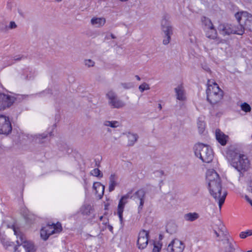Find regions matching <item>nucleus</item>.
Listing matches in <instances>:
<instances>
[{"label":"nucleus","mask_w":252,"mask_h":252,"mask_svg":"<svg viewBox=\"0 0 252 252\" xmlns=\"http://www.w3.org/2000/svg\"><path fill=\"white\" fill-rule=\"evenodd\" d=\"M109 229H110V230H112V226H110Z\"/></svg>","instance_id":"nucleus-58"},{"label":"nucleus","mask_w":252,"mask_h":252,"mask_svg":"<svg viewBox=\"0 0 252 252\" xmlns=\"http://www.w3.org/2000/svg\"><path fill=\"white\" fill-rule=\"evenodd\" d=\"M215 40L214 41V42L216 44H219L220 43H223L224 41L223 40L217 38H215Z\"/></svg>","instance_id":"nucleus-45"},{"label":"nucleus","mask_w":252,"mask_h":252,"mask_svg":"<svg viewBox=\"0 0 252 252\" xmlns=\"http://www.w3.org/2000/svg\"><path fill=\"white\" fill-rule=\"evenodd\" d=\"M129 193H127L126 194L123 196L119 201L118 206L117 214L121 222L123 221V213L124 211L125 205L127 202V199L129 198Z\"/></svg>","instance_id":"nucleus-15"},{"label":"nucleus","mask_w":252,"mask_h":252,"mask_svg":"<svg viewBox=\"0 0 252 252\" xmlns=\"http://www.w3.org/2000/svg\"><path fill=\"white\" fill-rule=\"evenodd\" d=\"M21 98H24L23 95H17V97H15L10 95L0 94V111L10 107L16 100Z\"/></svg>","instance_id":"nucleus-7"},{"label":"nucleus","mask_w":252,"mask_h":252,"mask_svg":"<svg viewBox=\"0 0 252 252\" xmlns=\"http://www.w3.org/2000/svg\"><path fill=\"white\" fill-rule=\"evenodd\" d=\"M241 110L246 113L250 112L251 111V106L247 103L244 102L241 104Z\"/></svg>","instance_id":"nucleus-31"},{"label":"nucleus","mask_w":252,"mask_h":252,"mask_svg":"<svg viewBox=\"0 0 252 252\" xmlns=\"http://www.w3.org/2000/svg\"><path fill=\"white\" fill-rule=\"evenodd\" d=\"M218 29L220 33L223 36L230 34H237L242 35L243 29H237L234 26L228 24H220L219 25Z\"/></svg>","instance_id":"nucleus-10"},{"label":"nucleus","mask_w":252,"mask_h":252,"mask_svg":"<svg viewBox=\"0 0 252 252\" xmlns=\"http://www.w3.org/2000/svg\"><path fill=\"white\" fill-rule=\"evenodd\" d=\"M55 1H57V2H60L62 1V0H55Z\"/></svg>","instance_id":"nucleus-57"},{"label":"nucleus","mask_w":252,"mask_h":252,"mask_svg":"<svg viewBox=\"0 0 252 252\" xmlns=\"http://www.w3.org/2000/svg\"><path fill=\"white\" fill-rule=\"evenodd\" d=\"M199 218V215L196 212L188 213L184 215V219L187 221L192 222Z\"/></svg>","instance_id":"nucleus-25"},{"label":"nucleus","mask_w":252,"mask_h":252,"mask_svg":"<svg viewBox=\"0 0 252 252\" xmlns=\"http://www.w3.org/2000/svg\"><path fill=\"white\" fill-rule=\"evenodd\" d=\"M14 1L13 0H9L7 3V8L11 10L14 5Z\"/></svg>","instance_id":"nucleus-41"},{"label":"nucleus","mask_w":252,"mask_h":252,"mask_svg":"<svg viewBox=\"0 0 252 252\" xmlns=\"http://www.w3.org/2000/svg\"><path fill=\"white\" fill-rule=\"evenodd\" d=\"M139 91L142 93L145 90H148L150 89L149 85L146 83H143L139 86Z\"/></svg>","instance_id":"nucleus-36"},{"label":"nucleus","mask_w":252,"mask_h":252,"mask_svg":"<svg viewBox=\"0 0 252 252\" xmlns=\"http://www.w3.org/2000/svg\"><path fill=\"white\" fill-rule=\"evenodd\" d=\"M168 230V226L167 227V231Z\"/></svg>","instance_id":"nucleus-64"},{"label":"nucleus","mask_w":252,"mask_h":252,"mask_svg":"<svg viewBox=\"0 0 252 252\" xmlns=\"http://www.w3.org/2000/svg\"><path fill=\"white\" fill-rule=\"evenodd\" d=\"M47 134L43 133L42 134H34V135H28V137L32 140H35L37 142L43 143L44 139L47 137Z\"/></svg>","instance_id":"nucleus-22"},{"label":"nucleus","mask_w":252,"mask_h":252,"mask_svg":"<svg viewBox=\"0 0 252 252\" xmlns=\"http://www.w3.org/2000/svg\"><path fill=\"white\" fill-rule=\"evenodd\" d=\"M170 16L167 14H164L161 21V27L164 35H172L173 34V28L171 25Z\"/></svg>","instance_id":"nucleus-12"},{"label":"nucleus","mask_w":252,"mask_h":252,"mask_svg":"<svg viewBox=\"0 0 252 252\" xmlns=\"http://www.w3.org/2000/svg\"><path fill=\"white\" fill-rule=\"evenodd\" d=\"M102 218H103V217H102V216H101V217H100V220H101L102 219Z\"/></svg>","instance_id":"nucleus-59"},{"label":"nucleus","mask_w":252,"mask_h":252,"mask_svg":"<svg viewBox=\"0 0 252 252\" xmlns=\"http://www.w3.org/2000/svg\"><path fill=\"white\" fill-rule=\"evenodd\" d=\"M197 126L199 130V131L200 133H202L205 127V123L203 121H201L200 120H198L197 122Z\"/></svg>","instance_id":"nucleus-35"},{"label":"nucleus","mask_w":252,"mask_h":252,"mask_svg":"<svg viewBox=\"0 0 252 252\" xmlns=\"http://www.w3.org/2000/svg\"><path fill=\"white\" fill-rule=\"evenodd\" d=\"M18 13L21 15V16H23V13H22V12L21 11V10L20 9H18Z\"/></svg>","instance_id":"nucleus-50"},{"label":"nucleus","mask_w":252,"mask_h":252,"mask_svg":"<svg viewBox=\"0 0 252 252\" xmlns=\"http://www.w3.org/2000/svg\"><path fill=\"white\" fill-rule=\"evenodd\" d=\"M208 31L206 32V35L208 38L215 39L217 38V32L215 29V28H213L212 29H208Z\"/></svg>","instance_id":"nucleus-28"},{"label":"nucleus","mask_w":252,"mask_h":252,"mask_svg":"<svg viewBox=\"0 0 252 252\" xmlns=\"http://www.w3.org/2000/svg\"><path fill=\"white\" fill-rule=\"evenodd\" d=\"M252 185H251L249 188H248V190L249 191L251 192L252 193V183H251Z\"/></svg>","instance_id":"nucleus-48"},{"label":"nucleus","mask_w":252,"mask_h":252,"mask_svg":"<svg viewBox=\"0 0 252 252\" xmlns=\"http://www.w3.org/2000/svg\"><path fill=\"white\" fill-rule=\"evenodd\" d=\"M247 252H252V250L248 251Z\"/></svg>","instance_id":"nucleus-60"},{"label":"nucleus","mask_w":252,"mask_h":252,"mask_svg":"<svg viewBox=\"0 0 252 252\" xmlns=\"http://www.w3.org/2000/svg\"><path fill=\"white\" fill-rule=\"evenodd\" d=\"M161 246L159 245L154 244L152 252H160Z\"/></svg>","instance_id":"nucleus-40"},{"label":"nucleus","mask_w":252,"mask_h":252,"mask_svg":"<svg viewBox=\"0 0 252 252\" xmlns=\"http://www.w3.org/2000/svg\"><path fill=\"white\" fill-rule=\"evenodd\" d=\"M55 127H56V125H54L53 126H52L53 129L55 128Z\"/></svg>","instance_id":"nucleus-55"},{"label":"nucleus","mask_w":252,"mask_h":252,"mask_svg":"<svg viewBox=\"0 0 252 252\" xmlns=\"http://www.w3.org/2000/svg\"><path fill=\"white\" fill-rule=\"evenodd\" d=\"M45 228L49 236L53 234L60 232L62 230V226L60 223H57V224L54 223L47 224L45 226Z\"/></svg>","instance_id":"nucleus-19"},{"label":"nucleus","mask_w":252,"mask_h":252,"mask_svg":"<svg viewBox=\"0 0 252 252\" xmlns=\"http://www.w3.org/2000/svg\"><path fill=\"white\" fill-rule=\"evenodd\" d=\"M174 91L177 99L181 101H185L187 100L186 93L182 84L178 85L175 88Z\"/></svg>","instance_id":"nucleus-16"},{"label":"nucleus","mask_w":252,"mask_h":252,"mask_svg":"<svg viewBox=\"0 0 252 252\" xmlns=\"http://www.w3.org/2000/svg\"><path fill=\"white\" fill-rule=\"evenodd\" d=\"M107 131H110V130L109 129H108Z\"/></svg>","instance_id":"nucleus-61"},{"label":"nucleus","mask_w":252,"mask_h":252,"mask_svg":"<svg viewBox=\"0 0 252 252\" xmlns=\"http://www.w3.org/2000/svg\"><path fill=\"white\" fill-rule=\"evenodd\" d=\"M21 57H19V58H17L16 57H14V58L13 59L10 60V63L8 64V65H10L13 64L14 63V61H19L21 60Z\"/></svg>","instance_id":"nucleus-44"},{"label":"nucleus","mask_w":252,"mask_h":252,"mask_svg":"<svg viewBox=\"0 0 252 252\" xmlns=\"http://www.w3.org/2000/svg\"><path fill=\"white\" fill-rule=\"evenodd\" d=\"M223 243L227 245L225 247L224 252H235V248L234 244L230 242L229 239H226V240L224 241Z\"/></svg>","instance_id":"nucleus-27"},{"label":"nucleus","mask_w":252,"mask_h":252,"mask_svg":"<svg viewBox=\"0 0 252 252\" xmlns=\"http://www.w3.org/2000/svg\"><path fill=\"white\" fill-rule=\"evenodd\" d=\"M93 189L99 198H101L104 193L105 187L99 182H95L93 185Z\"/></svg>","instance_id":"nucleus-21"},{"label":"nucleus","mask_w":252,"mask_h":252,"mask_svg":"<svg viewBox=\"0 0 252 252\" xmlns=\"http://www.w3.org/2000/svg\"><path fill=\"white\" fill-rule=\"evenodd\" d=\"M135 78H136V79H137V80H138V81H140V79H140V77L139 76H138V75H136V76H135Z\"/></svg>","instance_id":"nucleus-49"},{"label":"nucleus","mask_w":252,"mask_h":252,"mask_svg":"<svg viewBox=\"0 0 252 252\" xmlns=\"http://www.w3.org/2000/svg\"><path fill=\"white\" fill-rule=\"evenodd\" d=\"M118 176L115 174H112L109 177V192H111L115 189V187L118 185L117 180Z\"/></svg>","instance_id":"nucleus-20"},{"label":"nucleus","mask_w":252,"mask_h":252,"mask_svg":"<svg viewBox=\"0 0 252 252\" xmlns=\"http://www.w3.org/2000/svg\"><path fill=\"white\" fill-rule=\"evenodd\" d=\"M201 21L202 24L205 26L206 29H212L214 27L211 20L209 19V18L206 17H203L202 18Z\"/></svg>","instance_id":"nucleus-30"},{"label":"nucleus","mask_w":252,"mask_h":252,"mask_svg":"<svg viewBox=\"0 0 252 252\" xmlns=\"http://www.w3.org/2000/svg\"><path fill=\"white\" fill-rule=\"evenodd\" d=\"M40 236L41 238L45 241L47 240L49 237L47 230H46L45 226L43 227L40 230Z\"/></svg>","instance_id":"nucleus-32"},{"label":"nucleus","mask_w":252,"mask_h":252,"mask_svg":"<svg viewBox=\"0 0 252 252\" xmlns=\"http://www.w3.org/2000/svg\"><path fill=\"white\" fill-rule=\"evenodd\" d=\"M228 159L231 165L239 172H245L249 168V161L245 155L233 152Z\"/></svg>","instance_id":"nucleus-3"},{"label":"nucleus","mask_w":252,"mask_h":252,"mask_svg":"<svg viewBox=\"0 0 252 252\" xmlns=\"http://www.w3.org/2000/svg\"><path fill=\"white\" fill-rule=\"evenodd\" d=\"M84 64L88 67H93L94 66L95 62L91 59H86L84 61Z\"/></svg>","instance_id":"nucleus-37"},{"label":"nucleus","mask_w":252,"mask_h":252,"mask_svg":"<svg viewBox=\"0 0 252 252\" xmlns=\"http://www.w3.org/2000/svg\"><path fill=\"white\" fill-rule=\"evenodd\" d=\"M145 196V191L142 189L137 190L133 195L134 199H137L139 200V205L138 208V211H141L143 208L144 203Z\"/></svg>","instance_id":"nucleus-17"},{"label":"nucleus","mask_w":252,"mask_h":252,"mask_svg":"<svg viewBox=\"0 0 252 252\" xmlns=\"http://www.w3.org/2000/svg\"><path fill=\"white\" fill-rule=\"evenodd\" d=\"M103 125L106 126H109L112 128H116L120 126L119 122L117 121H105L103 123Z\"/></svg>","instance_id":"nucleus-29"},{"label":"nucleus","mask_w":252,"mask_h":252,"mask_svg":"<svg viewBox=\"0 0 252 252\" xmlns=\"http://www.w3.org/2000/svg\"><path fill=\"white\" fill-rule=\"evenodd\" d=\"M52 131H50V132H49V135H50V136H52Z\"/></svg>","instance_id":"nucleus-56"},{"label":"nucleus","mask_w":252,"mask_h":252,"mask_svg":"<svg viewBox=\"0 0 252 252\" xmlns=\"http://www.w3.org/2000/svg\"><path fill=\"white\" fill-rule=\"evenodd\" d=\"M245 198L246 199V200L249 202L250 203V204L251 205V206H252V200L251 199L249 196L247 195H245Z\"/></svg>","instance_id":"nucleus-47"},{"label":"nucleus","mask_w":252,"mask_h":252,"mask_svg":"<svg viewBox=\"0 0 252 252\" xmlns=\"http://www.w3.org/2000/svg\"><path fill=\"white\" fill-rule=\"evenodd\" d=\"M129 193V194L130 195V193ZM132 196H130V197H129V198H130V197H132Z\"/></svg>","instance_id":"nucleus-62"},{"label":"nucleus","mask_w":252,"mask_h":252,"mask_svg":"<svg viewBox=\"0 0 252 252\" xmlns=\"http://www.w3.org/2000/svg\"><path fill=\"white\" fill-rule=\"evenodd\" d=\"M91 174L94 176L102 178L103 174L98 168H95L92 170L91 172Z\"/></svg>","instance_id":"nucleus-33"},{"label":"nucleus","mask_w":252,"mask_h":252,"mask_svg":"<svg viewBox=\"0 0 252 252\" xmlns=\"http://www.w3.org/2000/svg\"><path fill=\"white\" fill-rule=\"evenodd\" d=\"M17 26L16 24L14 21H11L9 23L8 29H14L17 28Z\"/></svg>","instance_id":"nucleus-42"},{"label":"nucleus","mask_w":252,"mask_h":252,"mask_svg":"<svg viewBox=\"0 0 252 252\" xmlns=\"http://www.w3.org/2000/svg\"><path fill=\"white\" fill-rule=\"evenodd\" d=\"M12 129L9 117L4 115H0V134L7 135L11 132Z\"/></svg>","instance_id":"nucleus-11"},{"label":"nucleus","mask_w":252,"mask_h":252,"mask_svg":"<svg viewBox=\"0 0 252 252\" xmlns=\"http://www.w3.org/2000/svg\"><path fill=\"white\" fill-rule=\"evenodd\" d=\"M80 212L83 215L89 216L94 211L93 206L90 204H85L80 209Z\"/></svg>","instance_id":"nucleus-23"},{"label":"nucleus","mask_w":252,"mask_h":252,"mask_svg":"<svg viewBox=\"0 0 252 252\" xmlns=\"http://www.w3.org/2000/svg\"><path fill=\"white\" fill-rule=\"evenodd\" d=\"M18 250V247L17 246H16L15 247H14V252H16Z\"/></svg>","instance_id":"nucleus-51"},{"label":"nucleus","mask_w":252,"mask_h":252,"mask_svg":"<svg viewBox=\"0 0 252 252\" xmlns=\"http://www.w3.org/2000/svg\"><path fill=\"white\" fill-rule=\"evenodd\" d=\"M121 1H122V2H125V1H128V0H120Z\"/></svg>","instance_id":"nucleus-53"},{"label":"nucleus","mask_w":252,"mask_h":252,"mask_svg":"<svg viewBox=\"0 0 252 252\" xmlns=\"http://www.w3.org/2000/svg\"><path fill=\"white\" fill-rule=\"evenodd\" d=\"M193 149L195 156L203 162L209 163L212 160L214 157L213 151L208 145L198 143L194 145Z\"/></svg>","instance_id":"nucleus-4"},{"label":"nucleus","mask_w":252,"mask_h":252,"mask_svg":"<svg viewBox=\"0 0 252 252\" xmlns=\"http://www.w3.org/2000/svg\"><path fill=\"white\" fill-rule=\"evenodd\" d=\"M235 17L240 24V29L252 31V15L246 11L238 12Z\"/></svg>","instance_id":"nucleus-5"},{"label":"nucleus","mask_w":252,"mask_h":252,"mask_svg":"<svg viewBox=\"0 0 252 252\" xmlns=\"http://www.w3.org/2000/svg\"><path fill=\"white\" fill-rule=\"evenodd\" d=\"M22 72H23V74H21V75L20 76V78L22 79H29L32 77V76L28 74V72H30L29 68H27L26 69H24L23 70Z\"/></svg>","instance_id":"nucleus-34"},{"label":"nucleus","mask_w":252,"mask_h":252,"mask_svg":"<svg viewBox=\"0 0 252 252\" xmlns=\"http://www.w3.org/2000/svg\"><path fill=\"white\" fill-rule=\"evenodd\" d=\"M106 97L108 99V104L113 108L120 109L126 105V103L120 99L116 93L110 90L106 94Z\"/></svg>","instance_id":"nucleus-8"},{"label":"nucleus","mask_w":252,"mask_h":252,"mask_svg":"<svg viewBox=\"0 0 252 252\" xmlns=\"http://www.w3.org/2000/svg\"><path fill=\"white\" fill-rule=\"evenodd\" d=\"M126 136L128 139V145L129 146H133L138 138V136L137 134L131 132H128L126 134Z\"/></svg>","instance_id":"nucleus-26"},{"label":"nucleus","mask_w":252,"mask_h":252,"mask_svg":"<svg viewBox=\"0 0 252 252\" xmlns=\"http://www.w3.org/2000/svg\"><path fill=\"white\" fill-rule=\"evenodd\" d=\"M122 86L124 88V89H130L131 88L132 86V85L130 84V83H122Z\"/></svg>","instance_id":"nucleus-43"},{"label":"nucleus","mask_w":252,"mask_h":252,"mask_svg":"<svg viewBox=\"0 0 252 252\" xmlns=\"http://www.w3.org/2000/svg\"><path fill=\"white\" fill-rule=\"evenodd\" d=\"M110 37L111 38H113V39L116 38V36L113 34H112V33H111L109 35H107L106 36V38L107 39H110Z\"/></svg>","instance_id":"nucleus-46"},{"label":"nucleus","mask_w":252,"mask_h":252,"mask_svg":"<svg viewBox=\"0 0 252 252\" xmlns=\"http://www.w3.org/2000/svg\"><path fill=\"white\" fill-rule=\"evenodd\" d=\"M171 35H164L162 42L164 45H167L169 44L171 40Z\"/></svg>","instance_id":"nucleus-39"},{"label":"nucleus","mask_w":252,"mask_h":252,"mask_svg":"<svg viewBox=\"0 0 252 252\" xmlns=\"http://www.w3.org/2000/svg\"><path fill=\"white\" fill-rule=\"evenodd\" d=\"M185 246L180 240L175 239L168 246V250L170 252H183Z\"/></svg>","instance_id":"nucleus-14"},{"label":"nucleus","mask_w":252,"mask_h":252,"mask_svg":"<svg viewBox=\"0 0 252 252\" xmlns=\"http://www.w3.org/2000/svg\"><path fill=\"white\" fill-rule=\"evenodd\" d=\"M149 232L145 230L140 231L137 241V245L139 249L143 250L146 248L148 244Z\"/></svg>","instance_id":"nucleus-13"},{"label":"nucleus","mask_w":252,"mask_h":252,"mask_svg":"<svg viewBox=\"0 0 252 252\" xmlns=\"http://www.w3.org/2000/svg\"><path fill=\"white\" fill-rule=\"evenodd\" d=\"M113 139L115 140H118V138L116 137H113Z\"/></svg>","instance_id":"nucleus-54"},{"label":"nucleus","mask_w":252,"mask_h":252,"mask_svg":"<svg viewBox=\"0 0 252 252\" xmlns=\"http://www.w3.org/2000/svg\"><path fill=\"white\" fill-rule=\"evenodd\" d=\"M208 188L211 196L218 202L220 209L224 202L227 192L222 188L221 180L219 174L213 169H208L206 172Z\"/></svg>","instance_id":"nucleus-1"},{"label":"nucleus","mask_w":252,"mask_h":252,"mask_svg":"<svg viewBox=\"0 0 252 252\" xmlns=\"http://www.w3.org/2000/svg\"><path fill=\"white\" fill-rule=\"evenodd\" d=\"M206 94L207 99L212 105L219 104L223 96V91L212 80L208 81Z\"/></svg>","instance_id":"nucleus-2"},{"label":"nucleus","mask_w":252,"mask_h":252,"mask_svg":"<svg viewBox=\"0 0 252 252\" xmlns=\"http://www.w3.org/2000/svg\"><path fill=\"white\" fill-rule=\"evenodd\" d=\"M158 108L159 109H161L162 107H161V105L160 104H158Z\"/></svg>","instance_id":"nucleus-52"},{"label":"nucleus","mask_w":252,"mask_h":252,"mask_svg":"<svg viewBox=\"0 0 252 252\" xmlns=\"http://www.w3.org/2000/svg\"><path fill=\"white\" fill-rule=\"evenodd\" d=\"M216 138L218 142L222 146L226 145L228 140V136L224 134L220 129H217L215 132Z\"/></svg>","instance_id":"nucleus-18"},{"label":"nucleus","mask_w":252,"mask_h":252,"mask_svg":"<svg viewBox=\"0 0 252 252\" xmlns=\"http://www.w3.org/2000/svg\"><path fill=\"white\" fill-rule=\"evenodd\" d=\"M11 228L14 232V234L17 236V238H19V240L16 241L18 245H22L26 252H35L36 249L33 243L31 241H25L24 235L18 231L14 225H12Z\"/></svg>","instance_id":"nucleus-6"},{"label":"nucleus","mask_w":252,"mask_h":252,"mask_svg":"<svg viewBox=\"0 0 252 252\" xmlns=\"http://www.w3.org/2000/svg\"><path fill=\"white\" fill-rule=\"evenodd\" d=\"M252 235V230H249L247 231L242 232L240 234V237L242 239L246 238L247 237Z\"/></svg>","instance_id":"nucleus-38"},{"label":"nucleus","mask_w":252,"mask_h":252,"mask_svg":"<svg viewBox=\"0 0 252 252\" xmlns=\"http://www.w3.org/2000/svg\"><path fill=\"white\" fill-rule=\"evenodd\" d=\"M212 229L218 238V241H225L226 239H228L226 228L221 221L219 220L216 221L212 226Z\"/></svg>","instance_id":"nucleus-9"},{"label":"nucleus","mask_w":252,"mask_h":252,"mask_svg":"<svg viewBox=\"0 0 252 252\" xmlns=\"http://www.w3.org/2000/svg\"><path fill=\"white\" fill-rule=\"evenodd\" d=\"M8 227H10V226L9 225H7Z\"/></svg>","instance_id":"nucleus-63"},{"label":"nucleus","mask_w":252,"mask_h":252,"mask_svg":"<svg viewBox=\"0 0 252 252\" xmlns=\"http://www.w3.org/2000/svg\"><path fill=\"white\" fill-rule=\"evenodd\" d=\"M105 22V19L103 17H93L91 20V24L98 28L103 26Z\"/></svg>","instance_id":"nucleus-24"}]
</instances>
